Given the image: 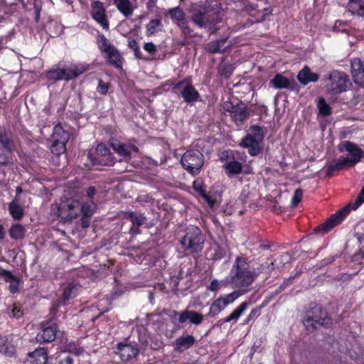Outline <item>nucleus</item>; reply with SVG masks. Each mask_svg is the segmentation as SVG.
Segmentation results:
<instances>
[{
	"label": "nucleus",
	"instance_id": "obj_1",
	"mask_svg": "<svg viewBox=\"0 0 364 364\" xmlns=\"http://www.w3.org/2000/svg\"><path fill=\"white\" fill-rule=\"evenodd\" d=\"M191 21L197 27L208 28L210 33H215L219 28L217 24L221 22L220 11L207 3L192 4L189 9Z\"/></svg>",
	"mask_w": 364,
	"mask_h": 364
},
{
	"label": "nucleus",
	"instance_id": "obj_2",
	"mask_svg": "<svg viewBox=\"0 0 364 364\" xmlns=\"http://www.w3.org/2000/svg\"><path fill=\"white\" fill-rule=\"evenodd\" d=\"M256 279V273L251 271L250 262L245 256H237L230 271V283L237 289L240 296L250 289V286Z\"/></svg>",
	"mask_w": 364,
	"mask_h": 364
},
{
	"label": "nucleus",
	"instance_id": "obj_3",
	"mask_svg": "<svg viewBox=\"0 0 364 364\" xmlns=\"http://www.w3.org/2000/svg\"><path fill=\"white\" fill-rule=\"evenodd\" d=\"M303 323L309 331H314L319 328H330L333 321L327 311L319 304L310 303L305 311Z\"/></svg>",
	"mask_w": 364,
	"mask_h": 364
},
{
	"label": "nucleus",
	"instance_id": "obj_4",
	"mask_svg": "<svg viewBox=\"0 0 364 364\" xmlns=\"http://www.w3.org/2000/svg\"><path fill=\"white\" fill-rule=\"evenodd\" d=\"M205 238L201 230L197 226L190 225L184 231L180 240L181 248L187 255L199 254L204 246Z\"/></svg>",
	"mask_w": 364,
	"mask_h": 364
},
{
	"label": "nucleus",
	"instance_id": "obj_5",
	"mask_svg": "<svg viewBox=\"0 0 364 364\" xmlns=\"http://www.w3.org/2000/svg\"><path fill=\"white\" fill-rule=\"evenodd\" d=\"M264 138V129L259 125H252L247 131L240 146L247 149L248 154L252 156H258L263 150Z\"/></svg>",
	"mask_w": 364,
	"mask_h": 364
},
{
	"label": "nucleus",
	"instance_id": "obj_6",
	"mask_svg": "<svg viewBox=\"0 0 364 364\" xmlns=\"http://www.w3.org/2000/svg\"><path fill=\"white\" fill-rule=\"evenodd\" d=\"M79 200L70 198L61 199L58 203L52 205L51 211L60 221L70 223L79 216Z\"/></svg>",
	"mask_w": 364,
	"mask_h": 364
},
{
	"label": "nucleus",
	"instance_id": "obj_7",
	"mask_svg": "<svg viewBox=\"0 0 364 364\" xmlns=\"http://www.w3.org/2000/svg\"><path fill=\"white\" fill-rule=\"evenodd\" d=\"M165 85H171L173 92L179 93L183 101L188 104H191L200 100V96L198 91L192 84V77L188 76L184 79L176 82L173 80H168Z\"/></svg>",
	"mask_w": 364,
	"mask_h": 364
},
{
	"label": "nucleus",
	"instance_id": "obj_8",
	"mask_svg": "<svg viewBox=\"0 0 364 364\" xmlns=\"http://www.w3.org/2000/svg\"><path fill=\"white\" fill-rule=\"evenodd\" d=\"M327 91L331 95H339L346 92L352 86L349 76L344 72L333 70L329 73Z\"/></svg>",
	"mask_w": 364,
	"mask_h": 364
},
{
	"label": "nucleus",
	"instance_id": "obj_9",
	"mask_svg": "<svg viewBox=\"0 0 364 364\" xmlns=\"http://www.w3.org/2000/svg\"><path fill=\"white\" fill-rule=\"evenodd\" d=\"M181 164L189 173L197 176L204 164L203 154L198 150H188L183 154Z\"/></svg>",
	"mask_w": 364,
	"mask_h": 364
},
{
	"label": "nucleus",
	"instance_id": "obj_10",
	"mask_svg": "<svg viewBox=\"0 0 364 364\" xmlns=\"http://www.w3.org/2000/svg\"><path fill=\"white\" fill-rule=\"evenodd\" d=\"M240 296V294H239L238 291H232L230 294L220 296L211 304L206 316L213 318L218 316L228 305L232 304Z\"/></svg>",
	"mask_w": 364,
	"mask_h": 364
},
{
	"label": "nucleus",
	"instance_id": "obj_11",
	"mask_svg": "<svg viewBox=\"0 0 364 364\" xmlns=\"http://www.w3.org/2000/svg\"><path fill=\"white\" fill-rule=\"evenodd\" d=\"M59 333L57 323L52 320H46L41 323V330L36 335V341L41 343H51L55 340Z\"/></svg>",
	"mask_w": 364,
	"mask_h": 364
},
{
	"label": "nucleus",
	"instance_id": "obj_12",
	"mask_svg": "<svg viewBox=\"0 0 364 364\" xmlns=\"http://www.w3.org/2000/svg\"><path fill=\"white\" fill-rule=\"evenodd\" d=\"M350 205H346L343 208L338 210L334 214H333L328 219H327L324 223L315 228V232H322L323 233H326L328 232L336 225L341 224L346 218V216L350 213Z\"/></svg>",
	"mask_w": 364,
	"mask_h": 364
},
{
	"label": "nucleus",
	"instance_id": "obj_13",
	"mask_svg": "<svg viewBox=\"0 0 364 364\" xmlns=\"http://www.w3.org/2000/svg\"><path fill=\"white\" fill-rule=\"evenodd\" d=\"M96 151L100 155V157H94L90 154H88V158L92 166L102 165L111 166H114L117 163V159L110 153L109 148L105 144H98Z\"/></svg>",
	"mask_w": 364,
	"mask_h": 364
},
{
	"label": "nucleus",
	"instance_id": "obj_14",
	"mask_svg": "<svg viewBox=\"0 0 364 364\" xmlns=\"http://www.w3.org/2000/svg\"><path fill=\"white\" fill-rule=\"evenodd\" d=\"M90 14L92 18L100 24L103 29L109 30V22L107 15V10L102 1L95 0L91 3Z\"/></svg>",
	"mask_w": 364,
	"mask_h": 364
},
{
	"label": "nucleus",
	"instance_id": "obj_15",
	"mask_svg": "<svg viewBox=\"0 0 364 364\" xmlns=\"http://www.w3.org/2000/svg\"><path fill=\"white\" fill-rule=\"evenodd\" d=\"M59 65L61 74H63V77H64L63 80L67 82L77 78L88 68V65L83 64H66L63 62H59Z\"/></svg>",
	"mask_w": 364,
	"mask_h": 364
},
{
	"label": "nucleus",
	"instance_id": "obj_16",
	"mask_svg": "<svg viewBox=\"0 0 364 364\" xmlns=\"http://www.w3.org/2000/svg\"><path fill=\"white\" fill-rule=\"evenodd\" d=\"M80 286L75 282L68 283L63 290L60 296L54 302L56 307L65 306L68 305V302L70 299H75L80 290Z\"/></svg>",
	"mask_w": 364,
	"mask_h": 364
},
{
	"label": "nucleus",
	"instance_id": "obj_17",
	"mask_svg": "<svg viewBox=\"0 0 364 364\" xmlns=\"http://www.w3.org/2000/svg\"><path fill=\"white\" fill-rule=\"evenodd\" d=\"M351 74L353 82L358 86L364 88V61L358 58L350 60Z\"/></svg>",
	"mask_w": 364,
	"mask_h": 364
},
{
	"label": "nucleus",
	"instance_id": "obj_18",
	"mask_svg": "<svg viewBox=\"0 0 364 364\" xmlns=\"http://www.w3.org/2000/svg\"><path fill=\"white\" fill-rule=\"evenodd\" d=\"M117 354L124 361H127L138 355L139 350L136 343H126L120 342L117 345Z\"/></svg>",
	"mask_w": 364,
	"mask_h": 364
},
{
	"label": "nucleus",
	"instance_id": "obj_19",
	"mask_svg": "<svg viewBox=\"0 0 364 364\" xmlns=\"http://www.w3.org/2000/svg\"><path fill=\"white\" fill-rule=\"evenodd\" d=\"M173 314L174 316H178V320L180 323H183L189 321L191 323L198 326L203 322L204 318L202 314L188 309L181 312L173 311Z\"/></svg>",
	"mask_w": 364,
	"mask_h": 364
},
{
	"label": "nucleus",
	"instance_id": "obj_20",
	"mask_svg": "<svg viewBox=\"0 0 364 364\" xmlns=\"http://www.w3.org/2000/svg\"><path fill=\"white\" fill-rule=\"evenodd\" d=\"M338 150L340 151H346L352 155L353 158L350 159L353 161V166L364 157V151L356 144L350 141H342L338 145Z\"/></svg>",
	"mask_w": 364,
	"mask_h": 364
},
{
	"label": "nucleus",
	"instance_id": "obj_21",
	"mask_svg": "<svg viewBox=\"0 0 364 364\" xmlns=\"http://www.w3.org/2000/svg\"><path fill=\"white\" fill-rule=\"evenodd\" d=\"M0 278H2L5 282L9 283L8 289L11 294H14L19 291V286L22 282L20 277L13 274L9 270L1 269Z\"/></svg>",
	"mask_w": 364,
	"mask_h": 364
},
{
	"label": "nucleus",
	"instance_id": "obj_22",
	"mask_svg": "<svg viewBox=\"0 0 364 364\" xmlns=\"http://www.w3.org/2000/svg\"><path fill=\"white\" fill-rule=\"evenodd\" d=\"M353 161L348 157L341 156L333 160L331 164L327 166L326 174L330 178L333 176L335 171L343 170L345 167H353Z\"/></svg>",
	"mask_w": 364,
	"mask_h": 364
},
{
	"label": "nucleus",
	"instance_id": "obj_23",
	"mask_svg": "<svg viewBox=\"0 0 364 364\" xmlns=\"http://www.w3.org/2000/svg\"><path fill=\"white\" fill-rule=\"evenodd\" d=\"M48 358V352L44 348H38L28 353L26 358V364H46Z\"/></svg>",
	"mask_w": 364,
	"mask_h": 364
},
{
	"label": "nucleus",
	"instance_id": "obj_24",
	"mask_svg": "<svg viewBox=\"0 0 364 364\" xmlns=\"http://www.w3.org/2000/svg\"><path fill=\"white\" fill-rule=\"evenodd\" d=\"M270 84L276 89H289L295 90L298 87V84L294 80H290L280 73H277L270 80Z\"/></svg>",
	"mask_w": 364,
	"mask_h": 364
},
{
	"label": "nucleus",
	"instance_id": "obj_25",
	"mask_svg": "<svg viewBox=\"0 0 364 364\" xmlns=\"http://www.w3.org/2000/svg\"><path fill=\"white\" fill-rule=\"evenodd\" d=\"M250 116V112L246 105L240 101L235 104V107L230 114L232 120L235 123L244 122Z\"/></svg>",
	"mask_w": 364,
	"mask_h": 364
},
{
	"label": "nucleus",
	"instance_id": "obj_26",
	"mask_svg": "<svg viewBox=\"0 0 364 364\" xmlns=\"http://www.w3.org/2000/svg\"><path fill=\"white\" fill-rule=\"evenodd\" d=\"M110 146L123 159H119L117 162L119 164L125 162L127 163L131 159V152L129 151L128 148L126 145L122 143L119 140L117 139H111L109 141Z\"/></svg>",
	"mask_w": 364,
	"mask_h": 364
},
{
	"label": "nucleus",
	"instance_id": "obj_27",
	"mask_svg": "<svg viewBox=\"0 0 364 364\" xmlns=\"http://www.w3.org/2000/svg\"><path fill=\"white\" fill-rule=\"evenodd\" d=\"M228 161L224 165L226 173L228 176L237 175L242 172V165L235 160L232 151H227Z\"/></svg>",
	"mask_w": 364,
	"mask_h": 364
},
{
	"label": "nucleus",
	"instance_id": "obj_28",
	"mask_svg": "<svg viewBox=\"0 0 364 364\" xmlns=\"http://www.w3.org/2000/svg\"><path fill=\"white\" fill-rule=\"evenodd\" d=\"M103 56L110 65L119 69L122 68L124 59L116 47L103 54Z\"/></svg>",
	"mask_w": 364,
	"mask_h": 364
},
{
	"label": "nucleus",
	"instance_id": "obj_29",
	"mask_svg": "<svg viewBox=\"0 0 364 364\" xmlns=\"http://www.w3.org/2000/svg\"><path fill=\"white\" fill-rule=\"evenodd\" d=\"M318 78L319 75L316 73L311 72L310 68L307 65L304 66L297 75V80L303 85H306L311 82H317Z\"/></svg>",
	"mask_w": 364,
	"mask_h": 364
},
{
	"label": "nucleus",
	"instance_id": "obj_30",
	"mask_svg": "<svg viewBox=\"0 0 364 364\" xmlns=\"http://www.w3.org/2000/svg\"><path fill=\"white\" fill-rule=\"evenodd\" d=\"M196 338L192 335L181 336L175 340V350L182 352L191 348L196 343Z\"/></svg>",
	"mask_w": 364,
	"mask_h": 364
},
{
	"label": "nucleus",
	"instance_id": "obj_31",
	"mask_svg": "<svg viewBox=\"0 0 364 364\" xmlns=\"http://www.w3.org/2000/svg\"><path fill=\"white\" fill-rule=\"evenodd\" d=\"M8 232L12 240L20 241L25 238L26 229L23 225L16 223L11 225Z\"/></svg>",
	"mask_w": 364,
	"mask_h": 364
},
{
	"label": "nucleus",
	"instance_id": "obj_32",
	"mask_svg": "<svg viewBox=\"0 0 364 364\" xmlns=\"http://www.w3.org/2000/svg\"><path fill=\"white\" fill-rule=\"evenodd\" d=\"M43 75L48 82H51L61 81L64 78L63 74H61L59 63L53 65L50 69L46 70Z\"/></svg>",
	"mask_w": 364,
	"mask_h": 364
},
{
	"label": "nucleus",
	"instance_id": "obj_33",
	"mask_svg": "<svg viewBox=\"0 0 364 364\" xmlns=\"http://www.w3.org/2000/svg\"><path fill=\"white\" fill-rule=\"evenodd\" d=\"M118 11L126 17L132 15L134 7L130 0H113Z\"/></svg>",
	"mask_w": 364,
	"mask_h": 364
},
{
	"label": "nucleus",
	"instance_id": "obj_34",
	"mask_svg": "<svg viewBox=\"0 0 364 364\" xmlns=\"http://www.w3.org/2000/svg\"><path fill=\"white\" fill-rule=\"evenodd\" d=\"M53 141L57 140L63 143H68L70 138L69 132L65 131L60 123L56 124L53 131L52 134Z\"/></svg>",
	"mask_w": 364,
	"mask_h": 364
},
{
	"label": "nucleus",
	"instance_id": "obj_35",
	"mask_svg": "<svg viewBox=\"0 0 364 364\" xmlns=\"http://www.w3.org/2000/svg\"><path fill=\"white\" fill-rule=\"evenodd\" d=\"M0 353L9 357L16 353V346L5 336H0Z\"/></svg>",
	"mask_w": 364,
	"mask_h": 364
},
{
	"label": "nucleus",
	"instance_id": "obj_36",
	"mask_svg": "<svg viewBox=\"0 0 364 364\" xmlns=\"http://www.w3.org/2000/svg\"><path fill=\"white\" fill-rule=\"evenodd\" d=\"M0 147L4 149V151L11 154L15 149L14 141L11 138L9 137L6 131L0 132Z\"/></svg>",
	"mask_w": 364,
	"mask_h": 364
},
{
	"label": "nucleus",
	"instance_id": "obj_37",
	"mask_svg": "<svg viewBox=\"0 0 364 364\" xmlns=\"http://www.w3.org/2000/svg\"><path fill=\"white\" fill-rule=\"evenodd\" d=\"M347 6L353 14L364 17V0H349Z\"/></svg>",
	"mask_w": 364,
	"mask_h": 364
},
{
	"label": "nucleus",
	"instance_id": "obj_38",
	"mask_svg": "<svg viewBox=\"0 0 364 364\" xmlns=\"http://www.w3.org/2000/svg\"><path fill=\"white\" fill-rule=\"evenodd\" d=\"M227 42V38H220L214 41L208 43L206 46V50L209 53H219L225 51V44Z\"/></svg>",
	"mask_w": 364,
	"mask_h": 364
},
{
	"label": "nucleus",
	"instance_id": "obj_39",
	"mask_svg": "<svg viewBox=\"0 0 364 364\" xmlns=\"http://www.w3.org/2000/svg\"><path fill=\"white\" fill-rule=\"evenodd\" d=\"M8 210L11 218L15 220H21L25 215V210L20 204L9 203Z\"/></svg>",
	"mask_w": 364,
	"mask_h": 364
},
{
	"label": "nucleus",
	"instance_id": "obj_40",
	"mask_svg": "<svg viewBox=\"0 0 364 364\" xmlns=\"http://www.w3.org/2000/svg\"><path fill=\"white\" fill-rule=\"evenodd\" d=\"M235 67L231 63L224 62L223 60L218 66V72L220 76L224 79H229L233 73Z\"/></svg>",
	"mask_w": 364,
	"mask_h": 364
},
{
	"label": "nucleus",
	"instance_id": "obj_41",
	"mask_svg": "<svg viewBox=\"0 0 364 364\" xmlns=\"http://www.w3.org/2000/svg\"><path fill=\"white\" fill-rule=\"evenodd\" d=\"M124 218L132 222V225L141 226L146 220V217L142 214H136L133 211H127L124 213Z\"/></svg>",
	"mask_w": 364,
	"mask_h": 364
},
{
	"label": "nucleus",
	"instance_id": "obj_42",
	"mask_svg": "<svg viewBox=\"0 0 364 364\" xmlns=\"http://www.w3.org/2000/svg\"><path fill=\"white\" fill-rule=\"evenodd\" d=\"M97 43L98 48L102 55L115 47L104 34H100L97 36Z\"/></svg>",
	"mask_w": 364,
	"mask_h": 364
},
{
	"label": "nucleus",
	"instance_id": "obj_43",
	"mask_svg": "<svg viewBox=\"0 0 364 364\" xmlns=\"http://www.w3.org/2000/svg\"><path fill=\"white\" fill-rule=\"evenodd\" d=\"M166 14H168L171 20L176 23L181 21L182 20H184V18H186L185 12L179 6L169 9L167 11Z\"/></svg>",
	"mask_w": 364,
	"mask_h": 364
},
{
	"label": "nucleus",
	"instance_id": "obj_44",
	"mask_svg": "<svg viewBox=\"0 0 364 364\" xmlns=\"http://www.w3.org/2000/svg\"><path fill=\"white\" fill-rule=\"evenodd\" d=\"M162 26L161 20L160 18L151 19L146 26V34L147 36H151L157 33Z\"/></svg>",
	"mask_w": 364,
	"mask_h": 364
},
{
	"label": "nucleus",
	"instance_id": "obj_45",
	"mask_svg": "<svg viewBox=\"0 0 364 364\" xmlns=\"http://www.w3.org/2000/svg\"><path fill=\"white\" fill-rule=\"evenodd\" d=\"M319 114L324 117L330 116L332 114V108L327 104L325 99L321 97L317 105Z\"/></svg>",
	"mask_w": 364,
	"mask_h": 364
},
{
	"label": "nucleus",
	"instance_id": "obj_46",
	"mask_svg": "<svg viewBox=\"0 0 364 364\" xmlns=\"http://www.w3.org/2000/svg\"><path fill=\"white\" fill-rule=\"evenodd\" d=\"M79 215L81 213L83 218H90L94 213L92 205L87 203L81 204L79 201Z\"/></svg>",
	"mask_w": 364,
	"mask_h": 364
},
{
	"label": "nucleus",
	"instance_id": "obj_47",
	"mask_svg": "<svg viewBox=\"0 0 364 364\" xmlns=\"http://www.w3.org/2000/svg\"><path fill=\"white\" fill-rule=\"evenodd\" d=\"M272 244L269 242H264L260 240L258 244H256L252 249V252L254 255L263 254L264 251L270 250Z\"/></svg>",
	"mask_w": 364,
	"mask_h": 364
},
{
	"label": "nucleus",
	"instance_id": "obj_48",
	"mask_svg": "<svg viewBox=\"0 0 364 364\" xmlns=\"http://www.w3.org/2000/svg\"><path fill=\"white\" fill-rule=\"evenodd\" d=\"M67 143L58 141L57 140L53 141V144L50 147L51 152L57 156H59L66 151Z\"/></svg>",
	"mask_w": 364,
	"mask_h": 364
},
{
	"label": "nucleus",
	"instance_id": "obj_49",
	"mask_svg": "<svg viewBox=\"0 0 364 364\" xmlns=\"http://www.w3.org/2000/svg\"><path fill=\"white\" fill-rule=\"evenodd\" d=\"M176 24L181 31L182 34L185 38H187L193 32V30L189 26L186 18H184V20H182L181 21L176 22Z\"/></svg>",
	"mask_w": 364,
	"mask_h": 364
},
{
	"label": "nucleus",
	"instance_id": "obj_50",
	"mask_svg": "<svg viewBox=\"0 0 364 364\" xmlns=\"http://www.w3.org/2000/svg\"><path fill=\"white\" fill-rule=\"evenodd\" d=\"M250 304V301H243L236 309L233 310L232 314L235 318V321H237L242 316V314Z\"/></svg>",
	"mask_w": 364,
	"mask_h": 364
},
{
	"label": "nucleus",
	"instance_id": "obj_51",
	"mask_svg": "<svg viewBox=\"0 0 364 364\" xmlns=\"http://www.w3.org/2000/svg\"><path fill=\"white\" fill-rule=\"evenodd\" d=\"M128 46L133 50L134 55L136 57V58L143 59L142 53L141 52L138 43L135 39L129 40Z\"/></svg>",
	"mask_w": 364,
	"mask_h": 364
},
{
	"label": "nucleus",
	"instance_id": "obj_52",
	"mask_svg": "<svg viewBox=\"0 0 364 364\" xmlns=\"http://www.w3.org/2000/svg\"><path fill=\"white\" fill-rule=\"evenodd\" d=\"M193 188L199 196L206 191L204 182L201 178H197L193 182Z\"/></svg>",
	"mask_w": 364,
	"mask_h": 364
},
{
	"label": "nucleus",
	"instance_id": "obj_53",
	"mask_svg": "<svg viewBox=\"0 0 364 364\" xmlns=\"http://www.w3.org/2000/svg\"><path fill=\"white\" fill-rule=\"evenodd\" d=\"M109 87L110 85L109 83H107L102 80L100 79L98 80V85L97 86L96 90L100 95H105L107 94Z\"/></svg>",
	"mask_w": 364,
	"mask_h": 364
},
{
	"label": "nucleus",
	"instance_id": "obj_54",
	"mask_svg": "<svg viewBox=\"0 0 364 364\" xmlns=\"http://www.w3.org/2000/svg\"><path fill=\"white\" fill-rule=\"evenodd\" d=\"M301 271H298L294 275L290 276L289 278L284 279L283 283L279 286L278 290L277 291V293L282 291L285 289V288L289 286V284H292L294 279L298 277L299 274H301Z\"/></svg>",
	"mask_w": 364,
	"mask_h": 364
},
{
	"label": "nucleus",
	"instance_id": "obj_55",
	"mask_svg": "<svg viewBox=\"0 0 364 364\" xmlns=\"http://www.w3.org/2000/svg\"><path fill=\"white\" fill-rule=\"evenodd\" d=\"M303 193L304 192L301 188H297L295 190L294 196L291 198L292 206L296 207L298 205V204L301 201Z\"/></svg>",
	"mask_w": 364,
	"mask_h": 364
},
{
	"label": "nucleus",
	"instance_id": "obj_56",
	"mask_svg": "<svg viewBox=\"0 0 364 364\" xmlns=\"http://www.w3.org/2000/svg\"><path fill=\"white\" fill-rule=\"evenodd\" d=\"M11 315L15 318H19L23 316L21 305L19 303H14L11 310Z\"/></svg>",
	"mask_w": 364,
	"mask_h": 364
},
{
	"label": "nucleus",
	"instance_id": "obj_57",
	"mask_svg": "<svg viewBox=\"0 0 364 364\" xmlns=\"http://www.w3.org/2000/svg\"><path fill=\"white\" fill-rule=\"evenodd\" d=\"M11 154L4 151V149L0 147V165H6L9 163Z\"/></svg>",
	"mask_w": 364,
	"mask_h": 364
},
{
	"label": "nucleus",
	"instance_id": "obj_58",
	"mask_svg": "<svg viewBox=\"0 0 364 364\" xmlns=\"http://www.w3.org/2000/svg\"><path fill=\"white\" fill-rule=\"evenodd\" d=\"M364 203V186L361 188L360 192L356 198L355 202L353 205V210L357 209L361 204Z\"/></svg>",
	"mask_w": 364,
	"mask_h": 364
},
{
	"label": "nucleus",
	"instance_id": "obj_59",
	"mask_svg": "<svg viewBox=\"0 0 364 364\" xmlns=\"http://www.w3.org/2000/svg\"><path fill=\"white\" fill-rule=\"evenodd\" d=\"M144 49L151 55H155L157 51L156 45L152 42L145 43L144 45Z\"/></svg>",
	"mask_w": 364,
	"mask_h": 364
},
{
	"label": "nucleus",
	"instance_id": "obj_60",
	"mask_svg": "<svg viewBox=\"0 0 364 364\" xmlns=\"http://www.w3.org/2000/svg\"><path fill=\"white\" fill-rule=\"evenodd\" d=\"M220 288V283L216 279H213L207 287V289L211 291H218Z\"/></svg>",
	"mask_w": 364,
	"mask_h": 364
},
{
	"label": "nucleus",
	"instance_id": "obj_61",
	"mask_svg": "<svg viewBox=\"0 0 364 364\" xmlns=\"http://www.w3.org/2000/svg\"><path fill=\"white\" fill-rule=\"evenodd\" d=\"M200 196L202 197L205 200V201L208 203V205L210 208H213L214 206L215 203V200L213 198V197L210 195L206 193V191L204 192L203 194L200 195Z\"/></svg>",
	"mask_w": 364,
	"mask_h": 364
},
{
	"label": "nucleus",
	"instance_id": "obj_62",
	"mask_svg": "<svg viewBox=\"0 0 364 364\" xmlns=\"http://www.w3.org/2000/svg\"><path fill=\"white\" fill-rule=\"evenodd\" d=\"M261 314V307H255L252 309L249 314L250 318H251L252 320H255L257 318H258Z\"/></svg>",
	"mask_w": 364,
	"mask_h": 364
},
{
	"label": "nucleus",
	"instance_id": "obj_63",
	"mask_svg": "<svg viewBox=\"0 0 364 364\" xmlns=\"http://www.w3.org/2000/svg\"><path fill=\"white\" fill-rule=\"evenodd\" d=\"M235 105H234L231 101L228 100V101H225L223 104V108L224 111L230 112V114H231V113L235 107Z\"/></svg>",
	"mask_w": 364,
	"mask_h": 364
},
{
	"label": "nucleus",
	"instance_id": "obj_64",
	"mask_svg": "<svg viewBox=\"0 0 364 364\" xmlns=\"http://www.w3.org/2000/svg\"><path fill=\"white\" fill-rule=\"evenodd\" d=\"M267 268V266H265L263 264H261L258 265L257 267H256V268H251V271H253L256 273V278H257Z\"/></svg>",
	"mask_w": 364,
	"mask_h": 364
}]
</instances>
